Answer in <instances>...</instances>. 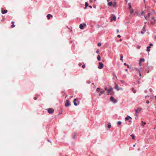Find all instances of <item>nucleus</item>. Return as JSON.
<instances>
[{
  "label": "nucleus",
  "instance_id": "nucleus-1",
  "mask_svg": "<svg viewBox=\"0 0 156 156\" xmlns=\"http://www.w3.org/2000/svg\"><path fill=\"white\" fill-rule=\"evenodd\" d=\"M113 91V89L112 88H110L108 89V90L107 94H109L111 95H112L114 94V93Z\"/></svg>",
  "mask_w": 156,
  "mask_h": 156
},
{
  "label": "nucleus",
  "instance_id": "nucleus-2",
  "mask_svg": "<svg viewBox=\"0 0 156 156\" xmlns=\"http://www.w3.org/2000/svg\"><path fill=\"white\" fill-rule=\"evenodd\" d=\"M48 112L50 114H52L54 112V110L52 108H49L47 109Z\"/></svg>",
  "mask_w": 156,
  "mask_h": 156
},
{
  "label": "nucleus",
  "instance_id": "nucleus-3",
  "mask_svg": "<svg viewBox=\"0 0 156 156\" xmlns=\"http://www.w3.org/2000/svg\"><path fill=\"white\" fill-rule=\"evenodd\" d=\"M104 67V65L101 62H99V66L98 68L100 69H102Z\"/></svg>",
  "mask_w": 156,
  "mask_h": 156
},
{
  "label": "nucleus",
  "instance_id": "nucleus-4",
  "mask_svg": "<svg viewBox=\"0 0 156 156\" xmlns=\"http://www.w3.org/2000/svg\"><path fill=\"white\" fill-rule=\"evenodd\" d=\"M73 102L75 106H77L79 103V101L76 99H74Z\"/></svg>",
  "mask_w": 156,
  "mask_h": 156
},
{
  "label": "nucleus",
  "instance_id": "nucleus-5",
  "mask_svg": "<svg viewBox=\"0 0 156 156\" xmlns=\"http://www.w3.org/2000/svg\"><path fill=\"white\" fill-rule=\"evenodd\" d=\"M110 100L111 101L113 102L114 103H115L117 102L116 100L115 99H114L113 97L112 96H111L110 97Z\"/></svg>",
  "mask_w": 156,
  "mask_h": 156
},
{
  "label": "nucleus",
  "instance_id": "nucleus-6",
  "mask_svg": "<svg viewBox=\"0 0 156 156\" xmlns=\"http://www.w3.org/2000/svg\"><path fill=\"white\" fill-rule=\"evenodd\" d=\"M70 105V104L69 103V101L68 100H67L66 101V103L65 104V106L66 107H67L69 106Z\"/></svg>",
  "mask_w": 156,
  "mask_h": 156
},
{
  "label": "nucleus",
  "instance_id": "nucleus-7",
  "mask_svg": "<svg viewBox=\"0 0 156 156\" xmlns=\"http://www.w3.org/2000/svg\"><path fill=\"white\" fill-rule=\"evenodd\" d=\"M115 88L116 89L117 91L119 90H120V88L119 87V86L118 85L116 84L115 83Z\"/></svg>",
  "mask_w": 156,
  "mask_h": 156
},
{
  "label": "nucleus",
  "instance_id": "nucleus-8",
  "mask_svg": "<svg viewBox=\"0 0 156 156\" xmlns=\"http://www.w3.org/2000/svg\"><path fill=\"white\" fill-rule=\"evenodd\" d=\"M141 110H142L141 108H137V109L135 110L136 112V113L139 112L141 111Z\"/></svg>",
  "mask_w": 156,
  "mask_h": 156
},
{
  "label": "nucleus",
  "instance_id": "nucleus-9",
  "mask_svg": "<svg viewBox=\"0 0 156 156\" xmlns=\"http://www.w3.org/2000/svg\"><path fill=\"white\" fill-rule=\"evenodd\" d=\"M146 123L145 122H144L143 121H142L141 122L140 124V125L141 126H142V127H144V125H146Z\"/></svg>",
  "mask_w": 156,
  "mask_h": 156
},
{
  "label": "nucleus",
  "instance_id": "nucleus-10",
  "mask_svg": "<svg viewBox=\"0 0 156 156\" xmlns=\"http://www.w3.org/2000/svg\"><path fill=\"white\" fill-rule=\"evenodd\" d=\"M145 61V60L143 58H141L139 62V64L140 66H141V63L143 62H144Z\"/></svg>",
  "mask_w": 156,
  "mask_h": 156
},
{
  "label": "nucleus",
  "instance_id": "nucleus-11",
  "mask_svg": "<svg viewBox=\"0 0 156 156\" xmlns=\"http://www.w3.org/2000/svg\"><path fill=\"white\" fill-rule=\"evenodd\" d=\"M112 6L114 8H116L117 7V3L115 2L113 3Z\"/></svg>",
  "mask_w": 156,
  "mask_h": 156
},
{
  "label": "nucleus",
  "instance_id": "nucleus-12",
  "mask_svg": "<svg viewBox=\"0 0 156 156\" xmlns=\"http://www.w3.org/2000/svg\"><path fill=\"white\" fill-rule=\"evenodd\" d=\"M151 15V14L150 13H148V14L147 16H144L145 18V19H146L147 20L148 18H149L150 17Z\"/></svg>",
  "mask_w": 156,
  "mask_h": 156
},
{
  "label": "nucleus",
  "instance_id": "nucleus-13",
  "mask_svg": "<svg viewBox=\"0 0 156 156\" xmlns=\"http://www.w3.org/2000/svg\"><path fill=\"white\" fill-rule=\"evenodd\" d=\"M47 17L48 19L49 20L50 19L51 17H52L53 16L52 15H51L50 14H48L47 15Z\"/></svg>",
  "mask_w": 156,
  "mask_h": 156
},
{
  "label": "nucleus",
  "instance_id": "nucleus-14",
  "mask_svg": "<svg viewBox=\"0 0 156 156\" xmlns=\"http://www.w3.org/2000/svg\"><path fill=\"white\" fill-rule=\"evenodd\" d=\"M129 119H132V118L130 117L128 115L127 117H126L125 118V120H126L127 121L129 120Z\"/></svg>",
  "mask_w": 156,
  "mask_h": 156
},
{
  "label": "nucleus",
  "instance_id": "nucleus-15",
  "mask_svg": "<svg viewBox=\"0 0 156 156\" xmlns=\"http://www.w3.org/2000/svg\"><path fill=\"white\" fill-rule=\"evenodd\" d=\"M8 11L7 10H2V12L3 14H4L5 13H6Z\"/></svg>",
  "mask_w": 156,
  "mask_h": 156
},
{
  "label": "nucleus",
  "instance_id": "nucleus-16",
  "mask_svg": "<svg viewBox=\"0 0 156 156\" xmlns=\"http://www.w3.org/2000/svg\"><path fill=\"white\" fill-rule=\"evenodd\" d=\"M80 28L81 29H83L84 28L83 24H80Z\"/></svg>",
  "mask_w": 156,
  "mask_h": 156
},
{
  "label": "nucleus",
  "instance_id": "nucleus-17",
  "mask_svg": "<svg viewBox=\"0 0 156 156\" xmlns=\"http://www.w3.org/2000/svg\"><path fill=\"white\" fill-rule=\"evenodd\" d=\"M104 92H105V91H104V90H101L100 91V93H99V96H100L101 95V94H103V93H104Z\"/></svg>",
  "mask_w": 156,
  "mask_h": 156
},
{
  "label": "nucleus",
  "instance_id": "nucleus-18",
  "mask_svg": "<svg viewBox=\"0 0 156 156\" xmlns=\"http://www.w3.org/2000/svg\"><path fill=\"white\" fill-rule=\"evenodd\" d=\"M108 5L109 6H111L112 5V2H110L108 3Z\"/></svg>",
  "mask_w": 156,
  "mask_h": 156
},
{
  "label": "nucleus",
  "instance_id": "nucleus-19",
  "mask_svg": "<svg viewBox=\"0 0 156 156\" xmlns=\"http://www.w3.org/2000/svg\"><path fill=\"white\" fill-rule=\"evenodd\" d=\"M129 10L130 11V13L131 14H132L134 12V10L132 8L129 9Z\"/></svg>",
  "mask_w": 156,
  "mask_h": 156
},
{
  "label": "nucleus",
  "instance_id": "nucleus-20",
  "mask_svg": "<svg viewBox=\"0 0 156 156\" xmlns=\"http://www.w3.org/2000/svg\"><path fill=\"white\" fill-rule=\"evenodd\" d=\"M97 58L99 61L101 60V57L99 55H98L97 57Z\"/></svg>",
  "mask_w": 156,
  "mask_h": 156
},
{
  "label": "nucleus",
  "instance_id": "nucleus-21",
  "mask_svg": "<svg viewBox=\"0 0 156 156\" xmlns=\"http://www.w3.org/2000/svg\"><path fill=\"white\" fill-rule=\"evenodd\" d=\"M128 5L129 6V9H132V7H131L130 3H128Z\"/></svg>",
  "mask_w": 156,
  "mask_h": 156
},
{
  "label": "nucleus",
  "instance_id": "nucleus-22",
  "mask_svg": "<svg viewBox=\"0 0 156 156\" xmlns=\"http://www.w3.org/2000/svg\"><path fill=\"white\" fill-rule=\"evenodd\" d=\"M131 136L132 137V139L133 140H135V136L133 134H131Z\"/></svg>",
  "mask_w": 156,
  "mask_h": 156
},
{
  "label": "nucleus",
  "instance_id": "nucleus-23",
  "mask_svg": "<svg viewBox=\"0 0 156 156\" xmlns=\"http://www.w3.org/2000/svg\"><path fill=\"white\" fill-rule=\"evenodd\" d=\"M150 48H151L150 46H149V47H147V51H150Z\"/></svg>",
  "mask_w": 156,
  "mask_h": 156
},
{
  "label": "nucleus",
  "instance_id": "nucleus-24",
  "mask_svg": "<svg viewBox=\"0 0 156 156\" xmlns=\"http://www.w3.org/2000/svg\"><path fill=\"white\" fill-rule=\"evenodd\" d=\"M123 56L122 55H121V56H120V60L122 61V62H123Z\"/></svg>",
  "mask_w": 156,
  "mask_h": 156
},
{
  "label": "nucleus",
  "instance_id": "nucleus-25",
  "mask_svg": "<svg viewBox=\"0 0 156 156\" xmlns=\"http://www.w3.org/2000/svg\"><path fill=\"white\" fill-rule=\"evenodd\" d=\"M85 7L84 9H85L87 8V7L88 6V3L87 2H86L85 3Z\"/></svg>",
  "mask_w": 156,
  "mask_h": 156
},
{
  "label": "nucleus",
  "instance_id": "nucleus-26",
  "mask_svg": "<svg viewBox=\"0 0 156 156\" xmlns=\"http://www.w3.org/2000/svg\"><path fill=\"white\" fill-rule=\"evenodd\" d=\"M116 19V17L115 16H114L113 17L112 19V20H115Z\"/></svg>",
  "mask_w": 156,
  "mask_h": 156
},
{
  "label": "nucleus",
  "instance_id": "nucleus-27",
  "mask_svg": "<svg viewBox=\"0 0 156 156\" xmlns=\"http://www.w3.org/2000/svg\"><path fill=\"white\" fill-rule=\"evenodd\" d=\"M122 123V122L121 121H118L117 122V124L118 125H120Z\"/></svg>",
  "mask_w": 156,
  "mask_h": 156
},
{
  "label": "nucleus",
  "instance_id": "nucleus-28",
  "mask_svg": "<svg viewBox=\"0 0 156 156\" xmlns=\"http://www.w3.org/2000/svg\"><path fill=\"white\" fill-rule=\"evenodd\" d=\"M100 89L99 88H97V89H96V91L97 92H99V91H100Z\"/></svg>",
  "mask_w": 156,
  "mask_h": 156
},
{
  "label": "nucleus",
  "instance_id": "nucleus-29",
  "mask_svg": "<svg viewBox=\"0 0 156 156\" xmlns=\"http://www.w3.org/2000/svg\"><path fill=\"white\" fill-rule=\"evenodd\" d=\"M111 127V125L110 123H109L108 125V128H110Z\"/></svg>",
  "mask_w": 156,
  "mask_h": 156
},
{
  "label": "nucleus",
  "instance_id": "nucleus-30",
  "mask_svg": "<svg viewBox=\"0 0 156 156\" xmlns=\"http://www.w3.org/2000/svg\"><path fill=\"white\" fill-rule=\"evenodd\" d=\"M101 44L100 43H98V45L99 46H101Z\"/></svg>",
  "mask_w": 156,
  "mask_h": 156
},
{
  "label": "nucleus",
  "instance_id": "nucleus-31",
  "mask_svg": "<svg viewBox=\"0 0 156 156\" xmlns=\"http://www.w3.org/2000/svg\"><path fill=\"white\" fill-rule=\"evenodd\" d=\"M132 90L134 93H136V90H135L133 88V89Z\"/></svg>",
  "mask_w": 156,
  "mask_h": 156
},
{
  "label": "nucleus",
  "instance_id": "nucleus-32",
  "mask_svg": "<svg viewBox=\"0 0 156 156\" xmlns=\"http://www.w3.org/2000/svg\"><path fill=\"white\" fill-rule=\"evenodd\" d=\"M138 72H139V75L140 76H141V73H140V71L139 70H138Z\"/></svg>",
  "mask_w": 156,
  "mask_h": 156
},
{
  "label": "nucleus",
  "instance_id": "nucleus-33",
  "mask_svg": "<svg viewBox=\"0 0 156 156\" xmlns=\"http://www.w3.org/2000/svg\"><path fill=\"white\" fill-rule=\"evenodd\" d=\"M82 67L84 69L85 67V65H83Z\"/></svg>",
  "mask_w": 156,
  "mask_h": 156
},
{
  "label": "nucleus",
  "instance_id": "nucleus-34",
  "mask_svg": "<svg viewBox=\"0 0 156 156\" xmlns=\"http://www.w3.org/2000/svg\"><path fill=\"white\" fill-rule=\"evenodd\" d=\"M15 25L14 24H13L12 26H11V27L12 28H13L15 27Z\"/></svg>",
  "mask_w": 156,
  "mask_h": 156
},
{
  "label": "nucleus",
  "instance_id": "nucleus-35",
  "mask_svg": "<svg viewBox=\"0 0 156 156\" xmlns=\"http://www.w3.org/2000/svg\"><path fill=\"white\" fill-rule=\"evenodd\" d=\"M83 25L84 27H85L86 26V24L85 23H83Z\"/></svg>",
  "mask_w": 156,
  "mask_h": 156
},
{
  "label": "nucleus",
  "instance_id": "nucleus-36",
  "mask_svg": "<svg viewBox=\"0 0 156 156\" xmlns=\"http://www.w3.org/2000/svg\"><path fill=\"white\" fill-rule=\"evenodd\" d=\"M140 46H138L137 47V48L138 49H140Z\"/></svg>",
  "mask_w": 156,
  "mask_h": 156
},
{
  "label": "nucleus",
  "instance_id": "nucleus-37",
  "mask_svg": "<svg viewBox=\"0 0 156 156\" xmlns=\"http://www.w3.org/2000/svg\"><path fill=\"white\" fill-rule=\"evenodd\" d=\"M145 13V12L144 11H143L142 12V13H141V14H144Z\"/></svg>",
  "mask_w": 156,
  "mask_h": 156
},
{
  "label": "nucleus",
  "instance_id": "nucleus-38",
  "mask_svg": "<svg viewBox=\"0 0 156 156\" xmlns=\"http://www.w3.org/2000/svg\"><path fill=\"white\" fill-rule=\"evenodd\" d=\"M146 103L147 104H149V103H150V102H149V101H146Z\"/></svg>",
  "mask_w": 156,
  "mask_h": 156
},
{
  "label": "nucleus",
  "instance_id": "nucleus-39",
  "mask_svg": "<svg viewBox=\"0 0 156 156\" xmlns=\"http://www.w3.org/2000/svg\"><path fill=\"white\" fill-rule=\"evenodd\" d=\"M34 99L35 100H36L37 99V97H34Z\"/></svg>",
  "mask_w": 156,
  "mask_h": 156
},
{
  "label": "nucleus",
  "instance_id": "nucleus-40",
  "mask_svg": "<svg viewBox=\"0 0 156 156\" xmlns=\"http://www.w3.org/2000/svg\"><path fill=\"white\" fill-rule=\"evenodd\" d=\"M117 37H121V36L120 35H117Z\"/></svg>",
  "mask_w": 156,
  "mask_h": 156
},
{
  "label": "nucleus",
  "instance_id": "nucleus-41",
  "mask_svg": "<svg viewBox=\"0 0 156 156\" xmlns=\"http://www.w3.org/2000/svg\"><path fill=\"white\" fill-rule=\"evenodd\" d=\"M82 65V63H80L79 64V66H81Z\"/></svg>",
  "mask_w": 156,
  "mask_h": 156
},
{
  "label": "nucleus",
  "instance_id": "nucleus-42",
  "mask_svg": "<svg viewBox=\"0 0 156 156\" xmlns=\"http://www.w3.org/2000/svg\"><path fill=\"white\" fill-rule=\"evenodd\" d=\"M96 52L97 53H98L99 52V50H98L96 51Z\"/></svg>",
  "mask_w": 156,
  "mask_h": 156
},
{
  "label": "nucleus",
  "instance_id": "nucleus-43",
  "mask_svg": "<svg viewBox=\"0 0 156 156\" xmlns=\"http://www.w3.org/2000/svg\"><path fill=\"white\" fill-rule=\"evenodd\" d=\"M105 90H107V91H108V89H107V88L106 87V88H105Z\"/></svg>",
  "mask_w": 156,
  "mask_h": 156
},
{
  "label": "nucleus",
  "instance_id": "nucleus-44",
  "mask_svg": "<svg viewBox=\"0 0 156 156\" xmlns=\"http://www.w3.org/2000/svg\"><path fill=\"white\" fill-rule=\"evenodd\" d=\"M89 7L91 9L92 8V6H90V5H89Z\"/></svg>",
  "mask_w": 156,
  "mask_h": 156
},
{
  "label": "nucleus",
  "instance_id": "nucleus-45",
  "mask_svg": "<svg viewBox=\"0 0 156 156\" xmlns=\"http://www.w3.org/2000/svg\"><path fill=\"white\" fill-rule=\"evenodd\" d=\"M136 144H134L133 146V147H135L136 146Z\"/></svg>",
  "mask_w": 156,
  "mask_h": 156
},
{
  "label": "nucleus",
  "instance_id": "nucleus-46",
  "mask_svg": "<svg viewBox=\"0 0 156 156\" xmlns=\"http://www.w3.org/2000/svg\"><path fill=\"white\" fill-rule=\"evenodd\" d=\"M135 115L136 116H137L138 115V114L137 113H136H136H135Z\"/></svg>",
  "mask_w": 156,
  "mask_h": 156
},
{
  "label": "nucleus",
  "instance_id": "nucleus-47",
  "mask_svg": "<svg viewBox=\"0 0 156 156\" xmlns=\"http://www.w3.org/2000/svg\"><path fill=\"white\" fill-rule=\"evenodd\" d=\"M120 81L122 83H124V81L122 80H120Z\"/></svg>",
  "mask_w": 156,
  "mask_h": 156
},
{
  "label": "nucleus",
  "instance_id": "nucleus-48",
  "mask_svg": "<svg viewBox=\"0 0 156 156\" xmlns=\"http://www.w3.org/2000/svg\"><path fill=\"white\" fill-rule=\"evenodd\" d=\"M119 30L118 29V30H117V33H119Z\"/></svg>",
  "mask_w": 156,
  "mask_h": 156
},
{
  "label": "nucleus",
  "instance_id": "nucleus-49",
  "mask_svg": "<svg viewBox=\"0 0 156 156\" xmlns=\"http://www.w3.org/2000/svg\"><path fill=\"white\" fill-rule=\"evenodd\" d=\"M124 65H125V66H126L127 65V64L126 63H124Z\"/></svg>",
  "mask_w": 156,
  "mask_h": 156
},
{
  "label": "nucleus",
  "instance_id": "nucleus-50",
  "mask_svg": "<svg viewBox=\"0 0 156 156\" xmlns=\"http://www.w3.org/2000/svg\"><path fill=\"white\" fill-rule=\"evenodd\" d=\"M14 22H13V21H12V23L13 24H14Z\"/></svg>",
  "mask_w": 156,
  "mask_h": 156
},
{
  "label": "nucleus",
  "instance_id": "nucleus-51",
  "mask_svg": "<svg viewBox=\"0 0 156 156\" xmlns=\"http://www.w3.org/2000/svg\"><path fill=\"white\" fill-rule=\"evenodd\" d=\"M120 88V90H123V89L122 88Z\"/></svg>",
  "mask_w": 156,
  "mask_h": 156
},
{
  "label": "nucleus",
  "instance_id": "nucleus-52",
  "mask_svg": "<svg viewBox=\"0 0 156 156\" xmlns=\"http://www.w3.org/2000/svg\"><path fill=\"white\" fill-rule=\"evenodd\" d=\"M150 46H153V44H150Z\"/></svg>",
  "mask_w": 156,
  "mask_h": 156
},
{
  "label": "nucleus",
  "instance_id": "nucleus-53",
  "mask_svg": "<svg viewBox=\"0 0 156 156\" xmlns=\"http://www.w3.org/2000/svg\"><path fill=\"white\" fill-rule=\"evenodd\" d=\"M136 69L137 71L138 72V70H139V69H138L137 68H136Z\"/></svg>",
  "mask_w": 156,
  "mask_h": 156
},
{
  "label": "nucleus",
  "instance_id": "nucleus-54",
  "mask_svg": "<svg viewBox=\"0 0 156 156\" xmlns=\"http://www.w3.org/2000/svg\"><path fill=\"white\" fill-rule=\"evenodd\" d=\"M152 10L154 12V13H155V12H154V10H153V9H152Z\"/></svg>",
  "mask_w": 156,
  "mask_h": 156
},
{
  "label": "nucleus",
  "instance_id": "nucleus-55",
  "mask_svg": "<svg viewBox=\"0 0 156 156\" xmlns=\"http://www.w3.org/2000/svg\"><path fill=\"white\" fill-rule=\"evenodd\" d=\"M127 67H128V68H129V65H127Z\"/></svg>",
  "mask_w": 156,
  "mask_h": 156
},
{
  "label": "nucleus",
  "instance_id": "nucleus-56",
  "mask_svg": "<svg viewBox=\"0 0 156 156\" xmlns=\"http://www.w3.org/2000/svg\"><path fill=\"white\" fill-rule=\"evenodd\" d=\"M90 2H91L92 1V0H90Z\"/></svg>",
  "mask_w": 156,
  "mask_h": 156
},
{
  "label": "nucleus",
  "instance_id": "nucleus-57",
  "mask_svg": "<svg viewBox=\"0 0 156 156\" xmlns=\"http://www.w3.org/2000/svg\"><path fill=\"white\" fill-rule=\"evenodd\" d=\"M128 70V69H126V70H125V71H127Z\"/></svg>",
  "mask_w": 156,
  "mask_h": 156
},
{
  "label": "nucleus",
  "instance_id": "nucleus-58",
  "mask_svg": "<svg viewBox=\"0 0 156 156\" xmlns=\"http://www.w3.org/2000/svg\"><path fill=\"white\" fill-rule=\"evenodd\" d=\"M125 1L126 2H128V1L127 0H125Z\"/></svg>",
  "mask_w": 156,
  "mask_h": 156
},
{
  "label": "nucleus",
  "instance_id": "nucleus-59",
  "mask_svg": "<svg viewBox=\"0 0 156 156\" xmlns=\"http://www.w3.org/2000/svg\"><path fill=\"white\" fill-rule=\"evenodd\" d=\"M152 19H154V17H152Z\"/></svg>",
  "mask_w": 156,
  "mask_h": 156
},
{
  "label": "nucleus",
  "instance_id": "nucleus-60",
  "mask_svg": "<svg viewBox=\"0 0 156 156\" xmlns=\"http://www.w3.org/2000/svg\"><path fill=\"white\" fill-rule=\"evenodd\" d=\"M119 41H122V39H120L119 40Z\"/></svg>",
  "mask_w": 156,
  "mask_h": 156
},
{
  "label": "nucleus",
  "instance_id": "nucleus-61",
  "mask_svg": "<svg viewBox=\"0 0 156 156\" xmlns=\"http://www.w3.org/2000/svg\"><path fill=\"white\" fill-rule=\"evenodd\" d=\"M75 135H74V136L73 137V138H74L75 137Z\"/></svg>",
  "mask_w": 156,
  "mask_h": 156
},
{
  "label": "nucleus",
  "instance_id": "nucleus-62",
  "mask_svg": "<svg viewBox=\"0 0 156 156\" xmlns=\"http://www.w3.org/2000/svg\"><path fill=\"white\" fill-rule=\"evenodd\" d=\"M73 97V96H71L70 97V98H71Z\"/></svg>",
  "mask_w": 156,
  "mask_h": 156
},
{
  "label": "nucleus",
  "instance_id": "nucleus-63",
  "mask_svg": "<svg viewBox=\"0 0 156 156\" xmlns=\"http://www.w3.org/2000/svg\"><path fill=\"white\" fill-rule=\"evenodd\" d=\"M154 97H155V98H156V96H155Z\"/></svg>",
  "mask_w": 156,
  "mask_h": 156
},
{
  "label": "nucleus",
  "instance_id": "nucleus-64",
  "mask_svg": "<svg viewBox=\"0 0 156 156\" xmlns=\"http://www.w3.org/2000/svg\"><path fill=\"white\" fill-rule=\"evenodd\" d=\"M129 122H131V120H130V121H129Z\"/></svg>",
  "mask_w": 156,
  "mask_h": 156
}]
</instances>
